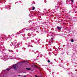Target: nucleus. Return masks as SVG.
Instances as JSON below:
<instances>
[{
    "label": "nucleus",
    "instance_id": "nucleus-1",
    "mask_svg": "<svg viewBox=\"0 0 77 77\" xmlns=\"http://www.w3.org/2000/svg\"><path fill=\"white\" fill-rule=\"evenodd\" d=\"M17 64H15L14 66H13L12 68H14V69H15V70L17 69L16 68H17Z\"/></svg>",
    "mask_w": 77,
    "mask_h": 77
},
{
    "label": "nucleus",
    "instance_id": "nucleus-2",
    "mask_svg": "<svg viewBox=\"0 0 77 77\" xmlns=\"http://www.w3.org/2000/svg\"><path fill=\"white\" fill-rule=\"evenodd\" d=\"M57 30H61V29H62V27H59V26H57Z\"/></svg>",
    "mask_w": 77,
    "mask_h": 77
},
{
    "label": "nucleus",
    "instance_id": "nucleus-3",
    "mask_svg": "<svg viewBox=\"0 0 77 77\" xmlns=\"http://www.w3.org/2000/svg\"><path fill=\"white\" fill-rule=\"evenodd\" d=\"M34 68H36V67H37V68H39V67H38V66H36L35 65H34Z\"/></svg>",
    "mask_w": 77,
    "mask_h": 77
},
{
    "label": "nucleus",
    "instance_id": "nucleus-4",
    "mask_svg": "<svg viewBox=\"0 0 77 77\" xmlns=\"http://www.w3.org/2000/svg\"><path fill=\"white\" fill-rule=\"evenodd\" d=\"M71 42H74V40H73V39H72L71 40Z\"/></svg>",
    "mask_w": 77,
    "mask_h": 77
},
{
    "label": "nucleus",
    "instance_id": "nucleus-5",
    "mask_svg": "<svg viewBox=\"0 0 77 77\" xmlns=\"http://www.w3.org/2000/svg\"><path fill=\"white\" fill-rule=\"evenodd\" d=\"M26 69L27 70H30V69H31L30 68H26Z\"/></svg>",
    "mask_w": 77,
    "mask_h": 77
},
{
    "label": "nucleus",
    "instance_id": "nucleus-6",
    "mask_svg": "<svg viewBox=\"0 0 77 77\" xmlns=\"http://www.w3.org/2000/svg\"><path fill=\"white\" fill-rule=\"evenodd\" d=\"M34 9H35V7H32V10L33 11V10H34Z\"/></svg>",
    "mask_w": 77,
    "mask_h": 77
},
{
    "label": "nucleus",
    "instance_id": "nucleus-7",
    "mask_svg": "<svg viewBox=\"0 0 77 77\" xmlns=\"http://www.w3.org/2000/svg\"><path fill=\"white\" fill-rule=\"evenodd\" d=\"M53 38H51V41L52 42H53Z\"/></svg>",
    "mask_w": 77,
    "mask_h": 77
},
{
    "label": "nucleus",
    "instance_id": "nucleus-8",
    "mask_svg": "<svg viewBox=\"0 0 77 77\" xmlns=\"http://www.w3.org/2000/svg\"><path fill=\"white\" fill-rule=\"evenodd\" d=\"M7 71H9V68H8L7 69Z\"/></svg>",
    "mask_w": 77,
    "mask_h": 77
},
{
    "label": "nucleus",
    "instance_id": "nucleus-9",
    "mask_svg": "<svg viewBox=\"0 0 77 77\" xmlns=\"http://www.w3.org/2000/svg\"><path fill=\"white\" fill-rule=\"evenodd\" d=\"M48 63H50V61L48 60Z\"/></svg>",
    "mask_w": 77,
    "mask_h": 77
},
{
    "label": "nucleus",
    "instance_id": "nucleus-10",
    "mask_svg": "<svg viewBox=\"0 0 77 77\" xmlns=\"http://www.w3.org/2000/svg\"><path fill=\"white\" fill-rule=\"evenodd\" d=\"M71 2L72 3H74V2L73 1V0H72Z\"/></svg>",
    "mask_w": 77,
    "mask_h": 77
},
{
    "label": "nucleus",
    "instance_id": "nucleus-11",
    "mask_svg": "<svg viewBox=\"0 0 77 77\" xmlns=\"http://www.w3.org/2000/svg\"><path fill=\"white\" fill-rule=\"evenodd\" d=\"M24 62H25V61H21V63H24Z\"/></svg>",
    "mask_w": 77,
    "mask_h": 77
},
{
    "label": "nucleus",
    "instance_id": "nucleus-12",
    "mask_svg": "<svg viewBox=\"0 0 77 77\" xmlns=\"http://www.w3.org/2000/svg\"><path fill=\"white\" fill-rule=\"evenodd\" d=\"M23 77H26V75H25L24 76H23Z\"/></svg>",
    "mask_w": 77,
    "mask_h": 77
},
{
    "label": "nucleus",
    "instance_id": "nucleus-13",
    "mask_svg": "<svg viewBox=\"0 0 77 77\" xmlns=\"http://www.w3.org/2000/svg\"><path fill=\"white\" fill-rule=\"evenodd\" d=\"M18 76H19V77H21V75H18Z\"/></svg>",
    "mask_w": 77,
    "mask_h": 77
},
{
    "label": "nucleus",
    "instance_id": "nucleus-14",
    "mask_svg": "<svg viewBox=\"0 0 77 77\" xmlns=\"http://www.w3.org/2000/svg\"><path fill=\"white\" fill-rule=\"evenodd\" d=\"M35 77H38V76H37V75H35Z\"/></svg>",
    "mask_w": 77,
    "mask_h": 77
},
{
    "label": "nucleus",
    "instance_id": "nucleus-15",
    "mask_svg": "<svg viewBox=\"0 0 77 77\" xmlns=\"http://www.w3.org/2000/svg\"><path fill=\"white\" fill-rule=\"evenodd\" d=\"M27 63H28V62H27Z\"/></svg>",
    "mask_w": 77,
    "mask_h": 77
}]
</instances>
